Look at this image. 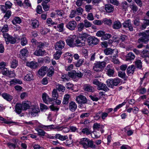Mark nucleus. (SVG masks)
I'll use <instances>...</instances> for the list:
<instances>
[{
  "label": "nucleus",
  "instance_id": "bb28decb",
  "mask_svg": "<svg viewBox=\"0 0 149 149\" xmlns=\"http://www.w3.org/2000/svg\"><path fill=\"white\" fill-rule=\"evenodd\" d=\"M97 89L99 90H102L105 91H107L109 89L105 84L101 82H100L98 86Z\"/></svg>",
  "mask_w": 149,
  "mask_h": 149
},
{
  "label": "nucleus",
  "instance_id": "4be33fe9",
  "mask_svg": "<svg viewBox=\"0 0 149 149\" xmlns=\"http://www.w3.org/2000/svg\"><path fill=\"white\" fill-rule=\"evenodd\" d=\"M26 65L32 68H36L38 66L37 63L35 61L28 62L26 63Z\"/></svg>",
  "mask_w": 149,
  "mask_h": 149
},
{
  "label": "nucleus",
  "instance_id": "0eeeda50",
  "mask_svg": "<svg viewBox=\"0 0 149 149\" xmlns=\"http://www.w3.org/2000/svg\"><path fill=\"white\" fill-rule=\"evenodd\" d=\"M12 5L10 1H7L6 2L5 6L0 5V8L2 12L5 13L8 9H10L11 8Z\"/></svg>",
  "mask_w": 149,
  "mask_h": 149
},
{
  "label": "nucleus",
  "instance_id": "4c0bfd02",
  "mask_svg": "<svg viewBox=\"0 0 149 149\" xmlns=\"http://www.w3.org/2000/svg\"><path fill=\"white\" fill-rule=\"evenodd\" d=\"M70 97V95L68 94H65L64 95L63 101V104H66L69 103Z\"/></svg>",
  "mask_w": 149,
  "mask_h": 149
},
{
  "label": "nucleus",
  "instance_id": "39448f33",
  "mask_svg": "<svg viewBox=\"0 0 149 149\" xmlns=\"http://www.w3.org/2000/svg\"><path fill=\"white\" fill-rule=\"evenodd\" d=\"M121 79L119 78H116L113 79H109L107 80L106 83L107 86L113 88L114 86H117L120 82Z\"/></svg>",
  "mask_w": 149,
  "mask_h": 149
},
{
  "label": "nucleus",
  "instance_id": "ddd939ff",
  "mask_svg": "<svg viewBox=\"0 0 149 149\" xmlns=\"http://www.w3.org/2000/svg\"><path fill=\"white\" fill-rule=\"evenodd\" d=\"M42 98L43 102L47 104L53 101L52 98L49 97L47 94L44 93L42 94Z\"/></svg>",
  "mask_w": 149,
  "mask_h": 149
},
{
  "label": "nucleus",
  "instance_id": "49530a36",
  "mask_svg": "<svg viewBox=\"0 0 149 149\" xmlns=\"http://www.w3.org/2000/svg\"><path fill=\"white\" fill-rule=\"evenodd\" d=\"M62 52L61 51H57L54 55V58L56 60H58L61 57Z\"/></svg>",
  "mask_w": 149,
  "mask_h": 149
},
{
  "label": "nucleus",
  "instance_id": "7ed1b4c3",
  "mask_svg": "<svg viewBox=\"0 0 149 149\" xmlns=\"http://www.w3.org/2000/svg\"><path fill=\"white\" fill-rule=\"evenodd\" d=\"M106 64V63L104 61L97 62L94 64L93 69L95 71L99 72L103 70Z\"/></svg>",
  "mask_w": 149,
  "mask_h": 149
},
{
  "label": "nucleus",
  "instance_id": "b1692460",
  "mask_svg": "<svg viewBox=\"0 0 149 149\" xmlns=\"http://www.w3.org/2000/svg\"><path fill=\"white\" fill-rule=\"evenodd\" d=\"M88 34L86 33H83L79 35V38L83 40V42H82L83 45L84 44V42H85L87 39H88V38H90Z\"/></svg>",
  "mask_w": 149,
  "mask_h": 149
},
{
  "label": "nucleus",
  "instance_id": "dca6fc26",
  "mask_svg": "<svg viewBox=\"0 0 149 149\" xmlns=\"http://www.w3.org/2000/svg\"><path fill=\"white\" fill-rule=\"evenodd\" d=\"M48 68L46 66L41 67L38 71V74L40 76H43L45 75Z\"/></svg>",
  "mask_w": 149,
  "mask_h": 149
},
{
  "label": "nucleus",
  "instance_id": "f704fd0d",
  "mask_svg": "<svg viewBox=\"0 0 149 149\" xmlns=\"http://www.w3.org/2000/svg\"><path fill=\"white\" fill-rule=\"evenodd\" d=\"M135 56L134 54L132 52H130L127 55L126 60L127 61L134 60Z\"/></svg>",
  "mask_w": 149,
  "mask_h": 149
},
{
  "label": "nucleus",
  "instance_id": "864d4df0",
  "mask_svg": "<svg viewBox=\"0 0 149 149\" xmlns=\"http://www.w3.org/2000/svg\"><path fill=\"white\" fill-rule=\"evenodd\" d=\"M54 72V68H49L48 72L47 74V76L49 77L52 76Z\"/></svg>",
  "mask_w": 149,
  "mask_h": 149
},
{
  "label": "nucleus",
  "instance_id": "6e6d98bb",
  "mask_svg": "<svg viewBox=\"0 0 149 149\" xmlns=\"http://www.w3.org/2000/svg\"><path fill=\"white\" fill-rule=\"evenodd\" d=\"M64 25V23H62L58 25L57 26L58 28L57 30L60 32L63 31Z\"/></svg>",
  "mask_w": 149,
  "mask_h": 149
},
{
  "label": "nucleus",
  "instance_id": "ea45409f",
  "mask_svg": "<svg viewBox=\"0 0 149 149\" xmlns=\"http://www.w3.org/2000/svg\"><path fill=\"white\" fill-rule=\"evenodd\" d=\"M114 50L110 48H107L104 50V53L106 55H110L112 54Z\"/></svg>",
  "mask_w": 149,
  "mask_h": 149
},
{
  "label": "nucleus",
  "instance_id": "2eb2a0df",
  "mask_svg": "<svg viewBox=\"0 0 149 149\" xmlns=\"http://www.w3.org/2000/svg\"><path fill=\"white\" fill-rule=\"evenodd\" d=\"M28 54V51L26 48H24L21 49L20 51L19 56L21 58H25L27 57Z\"/></svg>",
  "mask_w": 149,
  "mask_h": 149
},
{
  "label": "nucleus",
  "instance_id": "7c9ffc66",
  "mask_svg": "<svg viewBox=\"0 0 149 149\" xmlns=\"http://www.w3.org/2000/svg\"><path fill=\"white\" fill-rule=\"evenodd\" d=\"M10 85L11 86L13 84H21L22 83V81L21 80L18 79H14L11 80L10 82Z\"/></svg>",
  "mask_w": 149,
  "mask_h": 149
},
{
  "label": "nucleus",
  "instance_id": "a878e982",
  "mask_svg": "<svg viewBox=\"0 0 149 149\" xmlns=\"http://www.w3.org/2000/svg\"><path fill=\"white\" fill-rule=\"evenodd\" d=\"M2 97L8 101H10L13 99V97L10 95L6 93H4L1 94Z\"/></svg>",
  "mask_w": 149,
  "mask_h": 149
},
{
  "label": "nucleus",
  "instance_id": "f3484780",
  "mask_svg": "<svg viewBox=\"0 0 149 149\" xmlns=\"http://www.w3.org/2000/svg\"><path fill=\"white\" fill-rule=\"evenodd\" d=\"M45 50H42V49H36L34 53V54L37 56H43L45 54Z\"/></svg>",
  "mask_w": 149,
  "mask_h": 149
},
{
  "label": "nucleus",
  "instance_id": "3c124183",
  "mask_svg": "<svg viewBox=\"0 0 149 149\" xmlns=\"http://www.w3.org/2000/svg\"><path fill=\"white\" fill-rule=\"evenodd\" d=\"M77 27V31H81L84 27V23L83 22L79 23L78 24Z\"/></svg>",
  "mask_w": 149,
  "mask_h": 149
},
{
  "label": "nucleus",
  "instance_id": "a18cd8bd",
  "mask_svg": "<svg viewBox=\"0 0 149 149\" xmlns=\"http://www.w3.org/2000/svg\"><path fill=\"white\" fill-rule=\"evenodd\" d=\"M102 22L105 24H107L109 26L111 25L112 24L111 20L110 19L106 18H104L103 19Z\"/></svg>",
  "mask_w": 149,
  "mask_h": 149
},
{
  "label": "nucleus",
  "instance_id": "09e8293b",
  "mask_svg": "<svg viewBox=\"0 0 149 149\" xmlns=\"http://www.w3.org/2000/svg\"><path fill=\"white\" fill-rule=\"evenodd\" d=\"M18 62L16 60H13L11 63V67L13 68H15L17 66Z\"/></svg>",
  "mask_w": 149,
  "mask_h": 149
},
{
  "label": "nucleus",
  "instance_id": "338daca9",
  "mask_svg": "<svg viewBox=\"0 0 149 149\" xmlns=\"http://www.w3.org/2000/svg\"><path fill=\"white\" fill-rule=\"evenodd\" d=\"M84 26L86 28H89L91 27L92 24L87 20H85L84 21Z\"/></svg>",
  "mask_w": 149,
  "mask_h": 149
},
{
  "label": "nucleus",
  "instance_id": "603ef678",
  "mask_svg": "<svg viewBox=\"0 0 149 149\" xmlns=\"http://www.w3.org/2000/svg\"><path fill=\"white\" fill-rule=\"evenodd\" d=\"M24 79L26 81H31L33 79V75L32 74L29 73L25 76Z\"/></svg>",
  "mask_w": 149,
  "mask_h": 149
},
{
  "label": "nucleus",
  "instance_id": "37998d69",
  "mask_svg": "<svg viewBox=\"0 0 149 149\" xmlns=\"http://www.w3.org/2000/svg\"><path fill=\"white\" fill-rule=\"evenodd\" d=\"M135 64L137 68L141 69L142 68V63L140 60L136 59L135 61Z\"/></svg>",
  "mask_w": 149,
  "mask_h": 149
},
{
  "label": "nucleus",
  "instance_id": "393cba45",
  "mask_svg": "<svg viewBox=\"0 0 149 149\" xmlns=\"http://www.w3.org/2000/svg\"><path fill=\"white\" fill-rule=\"evenodd\" d=\"M71 73L68 72V74H64L62 75L61 79L62 81L64 82H66L69 80L71 77Z\"/></svg>",
  "mask_w": 149,
  "mask_h": 149
},
{
  "label": "nucleus",
  "instance_id": "774afa93",
  "mask_svg": "<svg viewBox=\"0 0 149 149\" xmlns=\"http://www.w3.org/2000/svg\"><path fill=\"white\" fill-rule=\"evenodd\" d=\"M75 10L77 13V14L78 15H82L84 11L83 9L81 7L77 8Z\"/></svg>",
  "mask_w": 149,
  "mask_h": 149
},
{
  "label": "nucleus",
  "instance_id": "a211bd4d",
  "mask_svg": "<svg viewBox=\"0 0 149 149\" xmlns=\"http://www.w3.org/2000/svg\"><path fill=\"white\" fill-rule=\"evenodd\" d=\"M39 127L41 128L44 129L45 130L49 131L54 129V126L53 125H40Z\"/></svg>",
  "mask_w": 149,
  "mask_h": 149
},
{
  "label": "nucleus",
  "instance_id": "c9c22d12",
  "mask_svg": "<svg viewBox=\"0 0 149 149\" xmlns=\"http://www.w3.org/2000/svg\"><path fill=\"white\" fill-rule=\"evenodd\" d=\"M54 137L55 138L58 139L61 141H64L68 138V136L67 135L63 136L60 134H56Z\"/></svg>",
  "mask_w": 149,
  "mask_h": 149
},
{
  "label": "nucleus",
  "instance_id": "6e6552de",
  "mask_svg": "<svg viewBox=\"0 0 149 149\" xmlns=\"http://www.w3.org/2000/svg\"><path fill=\"white\" fill-rule=\"evenodd\" d=\"M77 25V23L74 20L70 21L66 25V27L71 31L74 30Z\"/></svg>",
  "mask_w": 149,
  "mask_h": 149
},
{
  "label": "nucleus",
  "instance_id": "473e14b6",
  "mask_svg": "<svg viewBox=\"0 0 149 149\" xmlns=\"http://www.w3.org/2000/svg\"><path fill=\"white\" fill-rule=\"evenodd\" d=\"M84 88L85 90L88 92H93L94 91V88L89 84L85 85Z\"/></svg>",
  "mask_w": 149,
  "mask_h": 149
},
{
  "label": "nucleus",
  "instance_id": "bf43d9fd",
  "mask_svg": "<svg viewBox=\"0 0 149 149\" xmlns=\"http://www.w3.org/2000/svg\"><path fill=\"white\" fill-rule=\"evenodd\" d=\"M149 53V50H144L141 54V56L143 58H144L145 56H148V54Z\"/></svg>",
  "mask_w": 149,
  "mask_h": 149
},
{
  "label": "nucleus",
  "instance_id": "f257e3e1",
  "mask_svg": "<svg viewBox=\"0 0 149 149\" xmlns=\"http://www.w3.org/2000/svg\"><path fill=\"white\" fill-rule=\"evenodd\" d=\"M79 143L83 148L85 149L91 148L93 149H98L94 144L93 142L87 138H83L81 139Z\"/></svg>",
  "mask_w": 149,
  "mask_h": 149
},
{
  "label": "nucleus",
  "instance_id": "13d9d810",
  "mask_svg": "<svg viewBox=\"0 0 149 149\" xmlns=\"http://www.w3.org/2000/svg\"><path fill=\"white\" fill-rule=\"evenodd\" d=\"M5 15H4L3 17L5 19L7 20L8 19L10 16L11 14V12L10 10H8L6 12Z\"/></svg>",
  "mask_w": 149,
  "mask_h": 149
},
{
  "label": "nucleus",
  "instance_id": "8fccbe9b",
  "mask_svg": "<svg viewBox=\"0 0 149 149\" xmlns=\"http://www.w3.org/2000/svg\"><path fill=\"white\" fill-rule=\"evenodd\" d=\"M120 6L125 11H126L128 6V4L126 1H124L122 2Z\"/></svg>",
  "mask_w": 149,
  "mask_h": 149
},
{
  "label": "nucleus",
  "instance_id": "5701e85b",
  "mask_svg": "<svg viewBox=\"0 0 149 149\" xmlns=\"http://www.w3.org/2000/svg\"><path fill=\"white\" fill-rule=\"evenodd\" d=\"M105 9L107 13L112 12L114 10V7L110 4H106L105 5Z\"/></svg>",
  "mask_w": 149,
  "mask_h": 149
},
{
  "label": "nucleus",
  "instance_id": "aec40b11",
  "mask_svg": "<svg viewBox=\"0 0 149 149\" xmlns=\"http://www.w3.org/2000/svg\"><path fill=\"white\" fill-rule=\"evenodd\" d=\"M31 26L33 29H35L39 27L40 24L38 21L36 19L31 20Z\"/></svg>",
  "mask_w": 149,
  "mask_h": 149
},
{
  "label": "nucleus",
  "instance_id": "1a4fd4ad",
  "mask_svg": "<svg viewBox=\"0 0 149 149\" xmlns=\"http://www.w3.org/2000/svg\"><path fill=\"white\" fill-rule=\"evenodd\" d=\"M99 42L98 39L94 37H90L87 40V42L90 45H96Z\"/></svg>",
  "mask_w": 149,
  "mask_h": 149
},
{
  "label": "nucleus",
  "instance_id": "72a5a7b5",
  "mask_svg": "<svg viewBox=\"0 0 149 149\" xmlns=\"http://www.w3.org/2000/svg\"><path fill=\"white\" fill-rule=\"evenodd\" d=\"M52 99L53 100H56L58 97V95L57 89H54L52 92Z\"/></svg>",
  "mask_w": 149,
  "mask_h": 149
},
{
  "label": "nucleus",
  "instance_id": "4468645a",
  "mask_svg": "<svg viewBox=\"0 0 149 149\" xmlns=\"http://www.w3.org/2000/svg\"><path fill=\"white\" fill-rule=\"evenodd\" d=\"M123 26L125 28H128L130 31H132L133 30V27L132 25L130 19L125 21L123 24Z\"/></svg>",
  "mask_w": 149,
  "mask_h": 149
},
{
  "label": "nucleus",
  "instance_id": "052dcab7",
  "mask_svg": "<svg viewBox=\"0 0 149 149\" xmlns=\"http://www.w3.org/2000/svg\"><path fill=\"white\" fill-rule=\"evenodd\" d=\"M9 30V28L7 24L4 25L2 28H1V31L3 33L8 32Z\"/></svg>",
  "mask_w": 149,
  "mask_h": 149
},
{
  "label": "nucleus",
  "instance_id": "0e129e2a",
  "mask_svg": "<svg viewBox=\"0 0 149 149\" xmlns=\"http://www.w3.org/2000/svg\"><path fill=\"white\" fill-rule=\"evenodd\" d=\"M147 90L144 88L141 87H139L138 89V92L139 93L141 94H144L146 92Z\"/></svg>",
  "mask_w": 149,
  "mask_h": 149
},
{
  "label": "nucleus",
  "instance_id": "9b49d317",
  "mask_svg": "<svg viewBox=\"0 0 149 149\" xmlns=\"http://www.w3.org/2000/svg\"><path fill=\"white\" fill-rule=\"evenodd\" d=\"M76 100L79 104H85L87 102V99L85 97L82 95L77 96Z\"/></svg>",
  "mask_w": 149,
  "mask_h": 149
},
{
  "label": "nucleus",
  "instance_id": "2f4dec72",
  "mask_svg": "<svg viewBox=\"0 0 149 149\" xmlns=\"http://www.w3.org/2000/svg\"><path fill=\"white\" fill-rule=\"evenodd\" d=\"M71 77L73 79H75L76 77L80 78L82 77L83 74L80 71H79L75 73H71Z\"/></svg>",
  "mask_w": 149,
  "mask_h": 149
},
{
  "label": "nucleus",
  "instance_id": "69168bd1",
  "mask_svg": "<svg viewBox=\"0 0 149 149\" xmlns=\"http://www.w3.org/2000/svg\"><path fill=\"white\" fill-rule=\"evenodd\" d=\"M81 132L83 134L88 135L91 134V131L87 128L83 129L81 131Z\"/></svg>",
  "mask_w": 149,
  "mask_h": 149
},
{
  "label": "nucleus",
  "instance_id": "5fc2aeb1",
  "mask_svg": "<svg viewBox=\"0 0 149 149\" xmlns=\"http://www.w3.org/2000/svg\"><path fill=\"white\" fill-rule=\"evenodd\" d=\"M21 44L22 46L26 45L27 43V40L25 37L21 38H20Z\"/></svg>",
  "mask_w": 149,
  "mask_h": 149
},
{
  "label": "nucleus",
  "instance_id": "de8ad7c7",
  "mask_svg": "<svg viewBox=\"0 0 149 149\" xmlns=\"http://www.w3.org/2000/svg\"><path fill=\"white\" fill-rule=\"evenodd\" d=\"M82 40H83L82 39H80L79 38L77 39V38H76L75 42H76L77 44V46L82 47L85 45V42H84V44L83 45H82Z\"/></svg>",
  "mask_w": 149,
  "mask_h": 149
},
{
  "label": "nucleus",
  "instance_id": "e433bc0d",
  "mask_svg": "<svg viewBox=\"0 0 149 149\" xmlns=\"http://www.w3.org/2000/svg\"><path fill=\"white\" fill-rule=\"evenodd\" d=\"M104 127L103 125H101L100 123H95L93 125V129L99 130L100 128H103Z\"/></svg>",
  "mask_w": 149,
  "mask_h": 149
},
{
  "label": "nucleus",
  "instance_id": "680f3d73",
  "mask_svg": "<svg viewBox=\"0 0 149 149\" xmlns=\"http://www.w3.org/2000/svg\"><path fill=\"white\" fill-rule=\"evenodd\" d=\"M91 100L93 101H97L99 100L98 96L97 95H91L89 96Z\"/></svg>",
  "mask_w": 149,
  "mask_h": 149
},
{
  "label": "nucleus",
  "instance_id": "cd10ccee",
  "mask_svg": "<svg viewBox=\"0 0 149 149\" xmlns=\"http://www.w3.org/2000/svg\"><path fill=\"white\" fill-rule=\"evenodd\" d=\"M22 110H23L21 104L17 103L15 105V111L18 114L21 113Z\"/></svg>",
  "mask_w": 149,
  "mask_h": 149
},
{
  "label": "nucleus",
  "instance_id": "6ab92c4d",
  "mask_svg": "<svg viewBox=\"0 0 149 149\" xmlns=\"http://www.w3.org/2000/svg\"><path fill=\"white\" fill-rule=\"evenodd\" d=\"M39 112L40 110L38 107H34L31 108V111L30 113L32 117H34L36 116Z\"/></svg>",
  "mask_w": 149,
  "mask_h": 149
},
{
  "label": "nucleus",
  "instance_id": "c03bdc74",
  "mask_svg": "<svg viewBox=\"0 0 149 149\" xmlns=\"http://www.w3.org/2000/svg\"><path fill=\"white\" fill-rule=\"evenodd\" d=\"M23 110H26L30 107V105L29 103L25 102H23L21 104Z\"/></svg>",
  "mask_w": 149,
  "mask_h": 149
},
{
  "label": "nucleus",
  "instance_id": "f03ea898",
  "mask_svg": "<svg viewBox=\"0 0 149 149\" xmlns=\"http://www.w3.org/2000/svg\"><path fill=\"white\" fill-rule=\"evenodd\" d=\"M137 36L139 38L137 42L138 43L143 42L146 44L149 40V31H146L137 33Z\"/></svg>",
  "mask_w": 149,
  "mask_h": 149
},
{
  "label": "nucleus",
  "instance_id": "79ce46f5",
  "mask_svg": "<svg viewBox=\"0 0 149 149\" xmlns=\"http://www.w3.org/2000/svg\"><path fill=\"white\" fill-rule=\"evenodd\" d=\"M56 88L59 92H63L65 90V87L63 85L60 84L56 85Z\"/></svg>",
  "mask_w": 149,
  "mask_h": 149
},
{
  "label": "nucleus",
  "instance_id": "a19ab883",
  "mask_svg": "<svg viewBox=\"0 0 149 149\" xmlns=\"http://www.w3.org/2000/svg\"><path fill=\"white\" fill-rule=\"evenodd\" d=\"M35 130L38 132V135L41 136H45L46 133L45 131L41 129L37 128Z\"/></svg>",
  "mask_w": 149,
  "mask_h": 149
},
{
  "label": "nucleus",
  "instance_id": "f8f14e48",
  "mask_svg": "<svg viewBox=\"0 0 149 149\" xmlns=\"http://www.w3.org/2000/svg\"><path fill=\"white\" fill-rule=\"evenodd\" d=\"M2 73L3 75H6L9 77H13L15 76V74L12 72L9 71L7 68L3 70Z\"/></svg>",
  "mask_w": 149,
  "mask_h": 149
},
{
  "label": "nucleus",
  "instance_id": "9d476101",
  "mask_svg": "<svg viewBox=\"0 0 149 149\" xmlns=\"http://www.w3.org/2000/svg\"><path fill=\"white\" fill-rule=\"evenodd\" d=\"M65 45V42L62 40H59L56 42L55 45L56 50L61 51Z\"/></svg>",
  "mask_w": 149,
  "mask_h": 149
},
{
  "label": "nucleus",
  "instance_id": "4d7b16f0",
  "mask_svg": "<svg viewBox=\"0 0 149 149\" xmlns=\"http://www.w3.org/2000/svg\"><path fill=\"white\" fill-rule=\"evenodd\" d=\"M22 5L25 7H30L31 6V3L29 0H24L22 3Z\"/></svg>",
  "mask_w": 149,
  "mask_h": 149
},
{
  "label": "nucleus",
  "instance_id": "e2e57ef3",
  "mask_svg": "<svg viewBox=\"0 0 149 149\" xmlns=\"http://www.w3.org/2000/svg\"><path fill=\"white\" fill-rule=\"evenodd\" d=\"M47 24H48L49 26H50V25H56L57 24V23H56L53 22L51 18H48L47 20L46 21Z\"/></svg>",
  "mask_w": 149,
  "mask_h": 149
},
{
  "label": "nucleus",
  "instance_id": "423d86ee",
  "mask_svg": "<svg viewBox=\"0 0 149 149\" xmlns=\"http://www.w3.org/2000/svg\"><path fill=\"white\" fill-rule=\"evenodd\" d=\"M76 36L75 35L70 36L66 40L67 44L70 47L75 46L76 44L75 43Z\"/></svg>",
  "mask_w": 149,
  "mask_h": 149
},
{
  "label": "nucleus",
  "instance_id": "58836bf2",
  "mask_svg": "<svg viewBox=\"0 0 149 149\" xmlns=\"http://www.w3.org/2000/svg\"><path fill=\"white\" fill-rule=\"evenodd\" d=\"M21 22V19L18 17H14L12 21L13 24L14 25H15L17 24H20Z\"/></svg>",
  "mask_w": 149,
  "mask_h": 149
},
{
  "label": "nucleus",
  "instance_id": "c756f323",
  "mask_svg": "<svg viewBox=\"0 0 149 149\" xmlns=\"http://www.w3.org/2000/svg\"><path fill=\"white\" fill-rule=\"evenodd\" d=\"M121 26V23L118 21H116L114 22L112 25L113 28L115 29H119Z\"/></svg>",
  "mask_w": 149,
  "mask_h": 149
},
{
  "label": "nucleus",
  "instance_id": "20e7f679",
  "mask_svg": "<svg viewBox=\"0 0 149 149\" xmlns=\"http://www.w3.org/2000/svg\"><path fill=\"white\" fill-rule=\"evenodd\" d=\"M3 36L7 44H8L9 43L14 44L16 42V39H18L17 38H15L6 33H3Z\"/></svg>",
  "mask_w": 149,
  "mask_h": 149
},
{
  "label": "nucleus",
  "instance_id": "412c9836",
  "mask_svg": "<svg viewBox=\"0 0 149 149\" xmlns=\"http://www.w3.org/2000/svg\"><path fill=\"white\" fill-rule=\"evenodd\" d=\"M69 109L70 111L74 112L77 109V106L74 102L71 101L69 104Z\"/></svg>",
  "mask_w": 149,
  "mask_h": 149
},
{
  "label": "nucleus",
  "instance_id": "c85d7f7f",
  "mask_svg": "<svg viewBox=\"0 0 149 149\" xmlns=\"http://www.w3.org/2000/svg\"><path fill=\"white\" fill-rule=\"evenodd\" d=\"M135 69V66L134 65H132L129 66L127 69V73L128 75L131 74H133Z\"/></svg>",
  "mask_w": 149,
  "mask_h": 149
}]
</instances>
